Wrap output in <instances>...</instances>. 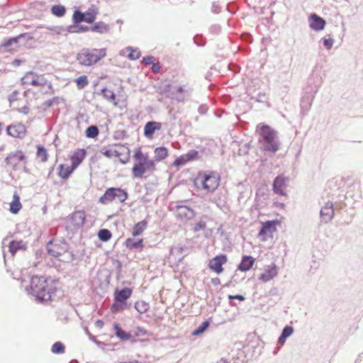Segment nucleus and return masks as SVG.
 <instances>
[{
    "mask_svg": "<svg viewBox=\"0 0 363 363\" xmlns=\"http://www.w3.org/2000/svg\"><path fill=\"white\" fill-rule=\"evenodd\" d=\"M257 132L259 135V141L264 150L273 153L279 150L280 144L276 131L267 125L259 124L257 126Z\"/></svg>",
    "mask_w": 363,
    "mask_h": 363,
    "instance_id": "f257e3e1",
    "label": "nucleus"
},
{
    "mask_svg": "<svg viewBox=\"0 0 363 363\" xmlns=\"http://www.w3.org/2000/svg\"><path fill=\"white\" fill-rule=\"evenodd\" d=\"M323 82V79L319 72H313L308 79V85L306 89L307 96H304L301 102V107L303 110L308 111L311 106L315 94Z\"/></svg>",
    "mask_w": 363,
    "mask_h": 363,
    "instance_id": "f03ea898",
    "label": "nucleus"
},
{
    "mask_svg": "<svg viewBox=\"0 0 363 363\" xmlns=\"http://www.w3.org/2000/svg\"><path fill=\"white\" fill-rule=\"evenodd\" d=\"M134 158L135 163L132 169L133 177L142 178L145 173H152L155 170V161L149 160L147 155H144L140 150L135 152Z\"/></svg>",
    "mask_w": 363,
    "mask_h": 363,
    "instance_id": "7ed1b4c3",
    "label": "nucleus"
},
{
    "mask_svg": "<svg viewBox=\"0 0 363 363\" xmlns=\"http://www.w3.org/2000/svg\"><path fill=\"white\" fill-rule=\"evenodd\" d=\"M106 55V50L105 48H83L77 54V60L82 65L91 66L97 63L102 58L105 57Z\"/></svg>",
    "mask_w": 363,
    "mask_h": 363,
    "instance_id": "20e7f679",
    "label": "nucleus"
},
{
    "mask_svg": "<svg viewBox=\"0 0 363 363\" xmlns=\"http://www.w3.org/2000/svg\"><path fill=\"white\" fill-rule=\"evenodd\" d=\"M48 280L43 277H33L30 280V289H27L28 293L31 294L35 298L40 301H47L51 300V295L48 294H40V289L48 287Z\"/></svg>",
    "mask_w": 363,
    "mask_h": 363,
    "instance_id": "39448f33",
    "label": "nucleus"
},
{
    "mask_svg": "<svg viewBox=\"0 0 363 363\" xmlns=\"http://www.w3.org/2000/svg\"><path fill=\"white\" fill-rule=\"evenodd\" d=\"M97 11L95 9H89L85 13H82L79 10L74 12L72 20L74 24H79L82 22L92 23L95 21Z\"/></svg>",
    "mask_w": 363,
    "mask_h": 363,
    "instance_id": "423d86ee",
    "label": "nucleus"
},
{
    "mask_svg": "<svg viewBox=\"0 0 363 363\" xmlns=\"http://www.w3.org/2000/svg\"><path fill=\"white\" fill-rule=\"evenodd\" d=\"M220 177L216 172L205 174L201 179V184L208 192L213 191L219 184Z\"/></svg>",
    "mask_w": 363,
    "mask_h": 363,
    "instance_id": "0eeeda50",
    "label": "nucleus"
},
{
    "mask_svg": "<svg viewBox=\"0 0 363 363\" xmlns=\"http://www.w3.org/2000/svg\"><path fill=\"white\" fill-rule=\"evenodd\" d=\"M7 246L9 248V252L11 253V256H14L18 250H25L26 247V244L23 240H11L10 238H6L2 241V247H3V254L4 257H6L5 254V247Z\"/></svg>",
    "mask_w": 363,
    "mask_h": 363,
    "instance_id": "6e6552de",
    "label": "nucleus"
},
{
    "mask_svg": "<svg viewBox=\"0 0 363 363\" xmlns=\"http://www.w3.org/2000/svg\"><path fill=\"white\" fill-rule=\"evenodd\" d=\"M277 223V220H268L262 223L258 237L263 241L267 240L268 238H272L274 233L277 230L276 225Z\"/></svg>",
    "mask_w": 363,
    "mask_h": 363,
    "instance_id": "1a4fd4ad",
    "label": "nucleus"
},
{
    "mask_svg": "<svg viewBox=\"0 0 363 363\" xmlns=\"http://www.w3.org/2000/svg\"><path fill=\"white\" fill-rule=\"evenodd\" d=\"M23 84H31L34 86H44L47 84V81L43 75L37 76L33 72H27L21 79Z\"/></svg>",
    "mask_w": 363,
    "mask_h": 363,
    "instance_id": "9d476101",
    "label": "nucleus"
},
{
    "mask_svg": "<svg viewBox=\"0 0 363 363\" xmlns=\"http://www.w3.org/2000/svg\"><path fill=\"white\" fill-rule=\"evenodd\" d=\"M67 249L65 242L50 241L47 245L48 252L50 255L59 257L66 252Z\"/></svg>",
    "mask_w": 363,
    "mask_h": 363,
    "instance_id": "9b49d317",
    "label": "nucleus"
},
{
    "mask_svg": "<svg viewBox=\"0 0 363 363\" xmlns=\"http://www.w3.org/2000/svg\"><path fill=\"white\" fill-rule=\"evenodd\" d=\"M6 132L13 138L22 139L26 135V128L23 124L16 123L7 126Z\"/></svg>",
    "mask_w": 363,
    "mask_h": 363,
    "instance_id": "f8f14e48",
    "label": "nucleus"
},
{
    "mask_svg": "<svg viewBox=\"0 0 363 363\" xmlns=\"http://www.w3.org/2000/svg\"><path fill=\"white\" fill-rule=\"evenodd\" d=\"M227 256L225 255H220L216 256L210 260L209 268L217 274H220L223 271V264L227 262Z\"/></svg>",
    "mask_w": 363,
    "mask_h": 363,
    "instance_id": "ddd939ff",
    "label": "nucleus"
},
{
    "mask_svg": "<svg viewBox=\"0 0 363 363\" xmlns=\"http://www.w3.org/2000/svg\"><path fill=\"white\" fill-rule=\"evenodd\" d=\"M24 160L25 155L23 152L22 151L18 150L10 153L5 159V162L7 165L12 167L13 169H16V166Z\"/></svg>",
    "mask_w": 363,
    "mask_h": 363,
    "instance_id": "4468645a",
    "label": "nucleus"
},
{
    "mask_svg": "<svg viewBox=\"0 0 363 363\" xmlns=\"http://www.w3.org/2000/svg\"><path fill=\"white\" fill-rule=\"evenodd\" d=\"M308 21L309 27L315 31L323 30L326 23L325 21L323 18L315 13H312L309 16Z\"/></svg>",
    "mask_w": 363,
    "mask_h": 363,
    "instance_id": "2eb2a0df",
    "label": "nucleus"
},
{
    "mask_svg": "<svg viewBox=\"0 0 363 363\" xmlns=\"http://www.w3.org/2000/svg\"><path fill=\"white\" fill-rule=\"evenodd\" d=\"M320 215L323 222H330L334 216V208L333 203L328 201L320 209Z\"/></svg>",
    "mask_w": 363,
    "mask_h": 363,
    "instance_id": "dca6fc26",
    "label": "nucleus"
},
{
    "mask_svg": "<svg viewBox=\"0 0 363 363\" xmlns=\"http://www.w3.org/2000/svg\"><path fill=\"white\" fill-rule=\"evenodd\" d=\"M287 179L282 176L277 177L273 182V191L276 194L286 196V194L284 191L286 186Z\"/></svg>",
    "mask_w": 363,
    "mask_h": 363,
    "instance_id": "f3484780",
    "label": "nucleus"
},
{
    "mask_svg": "<svg viewBox=\"0 0 363 363\" xmlns=\"http://www.w3.org/2000/svg\"><path fill=\"white\" fill-rule=\"evenodd\" d=\"M277 268L275 264L268 266L264 272L260 275L259 280L267 282L277 275Z\"/></svg>",
    "mask_w": 363,
    "mask_h": 363,
    "instance_id": "a211bd4d",
    "label": "nucleus"
},
{
    "mask_svg": "<svg viewBox=\"0 0 363 363\" xmlns=\"http://www.w3.org/2000/svg\"><path fill=\"white\" fill-rule=\"evenodd\" d=\"M162 128L161 123L156 121L147 122L144 128V135L145 137L150 138L154 135L155 130H159Z\"/></svg>",
    "mask_w": 363,
    "mask_h": 363,
    "instance_id": "6ab92c4d",
    "label": "nucleus"
},
{
    "mask_svg": "<svg viewBox=\"0 0 363 363\" xmlns=\"http://www.w3.org/2000/svg\"><path fill=\"white\" fill-rule=\"evenodd\" d=\"M70 220L71 223L75 228H79L82 227L86 220L85 212L83 211H78L74 212L72 215Z\"/></svg>",
    "mask_w": 363,
    "mask_h": 363,
    "instance_id": "aec40b11",
    "label": "nucleus"
},
{
    "mask_svg": "<svg viewBox=\"0 0 363 363\" xmlns=\"http://www.w3.org/2000/svg\"><path fill=\"white\" fill-rule=\"evenodd\" d=\"M177 216L182 218L191 219L194 217L195 213L194 210L186 206H177Z\"/></svg>",
    "mask_w": 363,
    "mask_h": 363,
    "instance_id": "412c9836",
    "label": "nucleus"
},
{
    "mask_svg": "<svg viewBox=\"0 0 363 363\" xmlns=\"http://www.w3.org/2000/svg\"><path fill=\"white\" fill-rule=\"evenodd\" d=\"M86 154V152L84 149H79L76 150L70 158L72 166L76 169L85 158Z\"/></svg>",
    "mask_w": 363,
    "mask_h": 363,
    "instance_id": "4be33fe9",
    "label": "nucleus"
},
{
    "mask_svg": "<svg viewBox=\"0 0 363 363\" xmlns=\"http://www.w3.org/2000/svg\"><path fill=\"white\" fill-rule=\"evenodd\" d=\"M132 294V290L130 288H123L121 290H116L114 293L115 300L118 302H124L128 299Z\"/></svg>",
    "mask_w": 363,
    "mask_h": 363,
    "instance_id": "5701e85b",
    "label": "nucleus"
},
{
    "mask_svg": "<svg viewBox=\"0 0 363 363\" xmlns=\"http://www.w3.org/2000/svg\"><path fill=\"white\" fill-rule=\"evenodd\" d=\"M255 263V259L252 256H243L238 269L242 272L250 270Z\"/></svg>",
    "mask_w": 363,
    "mask_h": 363,
    "instance_id": "b1692460",
    "label": "nucleus"
},
{
    "mask_svg": "<svg viewBox=\"0 0 363 363\" xmlns=\"http://www.w3.org/2000/svg\"><path fill=\"white\" fill-rule=\"evenodd\" d=\"M90 30L92 32L98 33L100 34H106L109 33L111 28L107 23L103 21H99L95 23L94 26L90 28Z\"/></svg>",
    "mask_w": 363,
    "mask_h": 363,
    "instance_id": "393cba45",
    "label": "nucleus"
},
{
    "mask_svg": "<svg viewBox=\"0 0 363 363\" xmlns=\"http://www.w3.org/2000/svg\"><path fill=\"white\" fill-rule=\"evenodd\" d=\"M114 187H111L106 189L105 193L100 197L99 202L102 204H108L112 202L115 198Z\"/></svg>",
    "mask_w": 363,
    "mask_h": 363,
    "instance_id": "a878e982",
    "label": "nucleus"
},
{
    "mask_svg": "<svg viewBox=\"0 0 363 363\" xmlns=\"http://www.w3.org/2000/svg\"><path fill=\"white\" fill-rule=\"evenodd\" d=\"M293 333H294L293 327H291L290 325L285 326L283 328L281 335L279 336V337L278 339V344H279L280 345H283L286 342V339L289 337H290L293 334Z\"/></svg>",
    "mask_w": 363,
    "mask_h": 363,
    "instance_id": "bb28decb",
    "label": "nucleus"
},
{
    "mask_svg": "<svg viewBox=\"0 0 363 363\" xmlns=\"http://www.w3.org/2000/svg\"><path fill=\"white\" fill-rule=\"evenodd\" d=\"M58 174L62 179H67L75 169L72 165L60 164L58 167Z\"/></svg>",
    "mask_w": 363,
    "mask_h": 363,
    "instance_id": "cd10ccee",
    "label": "nucleus"
},
{
    "mask_svg": "<svg viewBox=\"0 0 363 363\" xmlns=\"http://www.w3.org/2000/svg\"><path fill=\"white\" fill-rule=\"evenodd\" d=\"M48 287H43V289H40V294L43 295V294H48L49 295H51V300H52L55 298V291H56V287L55 286L54 281L52 280H48Z\"/></svg>",
    "mask_w": 363,
    "mask_h": 363,
    "instance_id": "c85d7f7f",
    "label": "nucleus"
},
{
    "mask_svg": "<svg viewBox=\"0 0 363 363\" xmlns=\"http://www.w3.org/2000/svg\"><path fill=\"white\" fill-rule=\"evenodd\" d=\"M168 150L164 147H159L155 148V160L154 161H161L165 159L167 157Z\"/></svg>",
    "mask_w": 363,
    "mask_h": 363,
    "instance_id": "c756f323",
    "label": "nucleus"
},
{
    "mask_svg": "<svg viewBox=\"0 0 363 363\" xmlns=\"http://www.w3.org/2000/svg\"><path fill=\"white\" fill-rule=\"evenodd\" d=\"M22 37L23 35H20L18 37L7 39L3 43L2 46L7 50H12L14 47H17L18 40Z\"/></svg>",
    "mask_w": 363,
    "mask_h": 363,
    "instance_id": "7c9ffc66",
    "label": "nucleus"
},
{
    "mask_svg": "<svg viewBox=\"0 0 363 363\" xmlns=\"http://www.w3.org/2000/svg\"><path fill=\"white\" fill-rule=\"evenodd\" d=\"M147 226V221H146L145 220L138 222L133 227L132 233L133 235L138 236L140 235L146 229Z\"/></svg>",
    "mask_w": 363,
    "mask_h": 363,
    "instance_id": "2f4dec72",
    "label": "nucleus"
},
{
    "mask_svg": "<svg viewBox=\"0 0 363 363\" xmlns=\"http://www.w3.org/2000/svg\"><path fill=\"white\" fill-rule=\"evenodd\" d=\"M126 247L130 250L142 249L143 247V240H135L132 238H128L125 242Z\"/></svg>",
    "mask_w": 363,
    "mask_h": 363,
    "instance_id": "473e14b6",
    "label": "nucleus"
},
{
    "mask_svg": "<svg viewBox=\"0 0 363 363\" xmlns=\"http://www.w3.org/2000/svg\"><path fill=\"white\" fill-rule=\"evenodd\" d=\"M114 329L116 331V335L123 340H128L131 337V335L129 333H126L125 331L123 330L118 325V323H114Z\"/></svg>",
    "mask_w": 363,
    "mask_h": 363,
    "instance_id": "72a5a7b5",
    "label": "nucleus"
},
{
    "mask_svg": "<svg viewBox=\"0 0 363 363\" xmlns=\"http://www.w3.org/2000/svg\"><path fill=\"white\" fill-rule=\"evenodd\" d=\"M21 208V203L18 196L15 194L13 195V200L10 205V211L13 213H17Z\"/></svg>",
    "mask_w": 363,
    "mask_h": 363,
    "instance_id": "f704fd0d",
    "label": "nucleus"
},
{
    "mask_svg": "<svg viewBox=\"0 0 363 363\" xmlns=\"http://www.w3.org/2000/svg\"><path fill=\"white\" fill-rule=\"evenodd\" d=\"M114 194L115 198L118 201L123 203L128 199V193L126 191L121 189V188H115L114 187Z\"/></svg>",
    "mask_w": 363,
    "mask_h": 363,
    "instance_id": "c9c22d12",
    "label": "nucleus"
},
{
    "mask_svg": "<svg viewBox=\"0 0 363 363\" xmlns=\"http://www.w3.org/2000/svg\"><path fill=\"white\" fill-rule=\"evenodd\" d=\"M51 12L55 16L62 17L65 14L66 9L64 6L55 5L52 7Z\"/></svg>",
    "mask_w": 363,
    "mask_h": 363,
    "instance_id": "e433bc0d",
    "label": "nucleus"
},
{
    "mask_svg": "<svg viewBox=\"0 0 363 363\" xmlns=\"http://www.w3.org/2000/svg\"><path fill=\"white\" fill-rule=\"evenodd\" d=\"M210 323L208 320L203 321L196 329L192 332V335L195 336L202 334L209 326Z\"/></svg>",
    "mask_w": 363,
    "mask_h": 363,
    "instance_id": "4c0bfd02",
    "label": "nucleus"
},
{
    "mask_svg": "<svg viewBox=\"0 0 363 363\" xmlns=\"http://www.w3.org/2000/svg\"><path fill=\"white\" fill-rule=\"evenodd\" d=\"M99 129L95 125L89 126L86 130V136L89 138H95L99 135Z\"/></svg>",
    "mask_w": 363,
    "mask_h": 363,
    "instance_id": "58836bf2",
    "label": "nucleus"
},
{
    "mask_svg": "<svg viewBox=\"0 0 363 363\" xmlns=\"http://www.w3.org/2000/svg\"><path fill=\"white\" fill-rule=\"evenodd\" d=\"M99 238L104 242L109 240L111 238V233L108 229H101L98 233Z\"/></svg>",
    "mask_w": 363,
    "mask_h": 363,
    "instance_id": "ea45409f",
    "label": "nucleus"
},
{
    "mask_svg": "<svg viewBox=\"0 0 363 363\" xmlns=\"http://www.w3.org/2000/svg\"><path fill=\"white\" fill-rule=\"evenodd\" d=\"M51 351L54 354H63L65 352V346L61 342H56L52 345Z\"/></svg>",
    "mask_w": 363,
    "mask_h": 363,
    "instance_id": "a19ab883",
    "label": "nucleus"
},
{
    "mask_svg": "<svg viewBox=\"0 0 363 363\" xmlns=\"http://www.w3.org/2000/svg\"><path fill=\"white\" fill-rule=\"evenodd\" d=\"M135 308L140 313H144L148 310L149 307H148V305L145 302L138 301L135 303Z\"/></svg>",
    "mask_w": 363,
    "mask_h": 363,
    "instance_id": "79ce46f5",
    "label": "nucleus"
},
{
    "mask_svg": "<svg viewBox=\"0 0 363 363\" xmlns=\"http://www.w3.org/2000/svg\"><path fill=\"white\" fill-rule=\"evenodd\" d=\"M101 93L103 94V96L110 101H113L116 99V95L111 90L104 88L101 90Z\"/></svg>",
    "mask_w": 363,
    "mask_h": 363,
    "instance_id": "37998d69",
    "label": "nucleus"
},
{
    "mask_svg": "<svg viewBox=\"0 0 363 363\" xmlns=\"http://www.w3.org/2000/svg\"><path fill=\"white\" fill-rule=\"evenodd\" d=\"M127 50L130 51L128 58L132 60H138L140 57V52L136 49H133L132 47H128Z\"/></svg>",
    "mask_w": 363,
    "mask_h": 363,
    "instance_id": "c03bdc74",
    "label": "nucleus"
},
{
    "mask_svg": "<svg viewBox=\"0 0 363 363\" xmlns=\"http://www.w3.org/2000/svg\"><path fill=\"white\" fill-rule=\"evenodd\" d=\"M126 303L124 302H118L115 300V302L111 306V310L113 313L119 312L125 309Z\"/></svg>",
    "mask_w": 363,
    "mask_h": 363,
    "instance_id": "a18cd8bd",
    "label": "nucleus"
},
{
    "mask_svg": "<svg viewBox=\"0 0 363 363\" xmlns=\"http://www.w3.org/2000/svg\"><path fill=\"white\" fill-rule=\"evenodd\" d=\"M37 155L39 158H40L42 162H46L48 160L47 151L42 146L38 147Z\"/></svg>",
    "mask_w": 363,
    "mask_h": 363,
    "instance_id": "49530a36",
    "label": "nucleus"
},
{
    "mask_svg": "<svg viewBox=\"0 0 363 363\" xmlns=\"http://www.w3.org/2000/svg\"><path fill=\"white\" fill-rule=\"evenodd\" d=\"M76 82L77 84L78 87L79 89H82L88 84L87 77L85 75L80 76L76 79Z\"/></svg>",
    "mask_w": 363,
    "mask_h": 363,
    "instance_id": "de8ad7c7",
    "label": "nucleus"
},
{
    "mask_svg": "<svg viewBox=\"0 0 363 363\" xmlns=\"http://www.w3.org/2000/svg\"><path fill=\"white\" fill-rule=\"evenodd\" d=\"M187 162L188 160H186L185 155H183L179 156L174 160V162H173V165L176 167H181L184 165Z\"/></svg>",
    "mask_w": 363,
    "mask_h": 363,
    "instance_id": "09e8293b",
    "label": "nucleus"
},
{
    "mask_svg": "<svg viewBox=\"0 0 363 363\" xmlns=\"http://www.w3.org/2000/svg\"><path fill=\"white\" fill-rule=\"evenodd\" d=\"M323 43L324 47L327 50H330L333 48V45L334 44V39L333 38H323Z\"/></svg>",
    "mask_w": 363,
    "mask_h": 363,
    "instance_id": "8fccbe9b",
    "label": "nucleus"
},
{
    "mask_svg": "<svg viewBox=\"0 0 363 363\" xmlns=\"http://www.w3.org/2000/svg\"><path fill=\"white\" fill-rule=\"evenodd\" d=\"M206 228V223L203 220H200L196 223L194 227V231L198 232L201 230H205Z\"/></svg>",
    "mask_w": 363,
    "mask_h": 363,
    "instance_id": "3c124183",
    "label": "nucleus"
},
{
    "mask_svg": "<svg viewBox=\"0 0 363 363\" xmlns=\"http://www.w3.org/2000/svg\"><path fill=\"white\" fill-rule=\"evenodd\" d=\"M102 153L104 156L108 158L112 157H118L120 155L118 151L113 150H106L103 151Z\"/></svg>",
    "mask_w": 363,
    "mask_h": 363,
    "instance_id": "603ef678",
    "label": "nucleus"
},
{
    "mask_svg": "<svg viewBox=\"0 0 363 363\" xmlns=\"http://www.w3.org/2000/svg\"><path fill=\"white\" fill-rule=\"evenodd\" d=\"M211 201L213 202H214L217 206H218L219 208H221L225 203V198H221V197H219V198H217V195H215Z\"/></svg>",
    "mask_w": 363,
    "mask_h": 363,
    "instance_id": "864d4df0",
    "label": "nucleus"
},
{
    "mask_svg": "<svg viewBox=\"0 0 363 363\" xmlns=\"http://www.w3.org/2000/svg\"><path fill=\"white\" fill-rule=\"evenodd\" d=\"M197 156L198 152L194 150H191L185 154V157H186L188 162L194 160Z\"/></svg>",
    "mask_w": 363,
    "mask_h": 363,
    "instance_id": "5fc2aeb1",
    "label": "nucleus"
},
{
    "mask_svg": "<svg viewBox=\"0 0 363 363\" xmlns=\"http://www.w3.org/2000/svg\"><path fill=\"white\" fill-rule=\"evenodd\" d=\"M77 25V24L74 23L73 25L67 26L65 28V30H67L69 33H79L78 26Z\"/></svg>",
    "mask_w": 363,
    "mask_h": 363,
    "instance_id": "6e6d98bb",
    "label": "nucleus"
},
{
    "mask_svg": "<svg viewBox=\"0 0 363 363\" xmlns=\"http://www.w3.org/2000/svg\"><path fill=\"white\" fill-rule=\"evenodd\" d=\"M58 101H59V99L57 97H54L53 99H49V100H47L45 101L44 103H43V105L46 107H50L53 104H58Z\"/></svg>",
    "mask_w": 363,
    "mask_h": 363,
    "instance_id": "4d7b16f0",
    "label": "nucleus"
},
{
    "mask_svg": "<svg viewBox=\"0 0 363 363\" xmlns=\"http://www.w3.org/2000/svg\"><path fill=\"white\" fill-rule=\"evenodd\" d=\"M154 60H155V58L153 56L149 55V56H146V57H143L142 62L144 65H147L153 64Z\"/></svg>",
    "mask_w": 363,
    "mask_h": 363,
    "instance_id": "13d9d810",
    "label": "nucleus"
},
{
    "mask_svg": "<svg viewBox=\"0 0 363 363\" xmlns=\"http://www.w3.org/2000/svg\"><path fill=\"white\" fill-rule=\"evenodd\" d=\"M228 299L230 300H233V299H238V300H240V301H244L245 300V297L242 296V295H229L228 296Z\"/></svg>",
    "mask_w": 363,
    "mask_h": 363,
    "instance_id": "bf43d9fd",
    "label": "nucleus"
},
{
    "mask_svg": "<svg viewBox=\"0 0 363 363\" xmlns=\"http://www.w3.org/2000/svg\"><path fill=\"white\" fill-rule=\"evenodd\" d=\"M50 30L57 34H61L63 31H65V28L60 26L54 27L52 28H50Z\"/></svg>",
    "mask_w": 363,
    "mask_h": 363,
    "instance_id": "052dcab7",
    "label": "nucleus"
},
{
    "mask_svg": "<svg viewBox=\"0 0 363 363\" xmlns=\"http://www.w3.org/2000/svg\"><path fill=\"white\" fill-rule=\"evenodd\" d=\"M161 67L159 63H153L152 66V70L155 73L160 72Z\"/></svg>",
    "mask_w": 363,
    "mask_h": 363,
    "instance_id": "680f3d73",
    "label": "nucleus"
},
{
    "mask_svg": "<svg viewBox=\"0 0 363 363\" xmlns=\"http://www.w3.org/2000/svg\"><path fill=\"white\" fill-rule=\"evenodd\" d=\"M211 31L214 33H218L220 30V27L218 25H213L210 28Z\"/></svg>",
    "mask_w": 363,
    "mask_h": 363,
    "instance_id": "e2e57ef3",
    "label": "nucleus"
},
{
    "mask_svg": "<svg viewBox=\"0 0 363 363\" xmlns=\"http://www.w3.org/2000/svg\"><path fill=\"white\" fill-rule=\"evenodd\" d=\"M18 94V91H14L9 97V100L12 102V101H16L17 99H16V95Z\"/></svg>",
    "mask_w": 363,
    "mask_h": 363,
    "instance_id": "0e129e2a",
    "label": "nucleus"
},
{
    "mask_svg": "<svg viewBox=\"0 0 363 363\" xmlns=\"http://www.w3.org/2000/svg\"><path fill=\"white\" fill-rule=\"evenodd\" d=\"M146 333H147V332L144 328H139V327L137 328L136 335L138 336L145 335H146Z\"/></svg>",
    "mask_w": 363,
    "mask_h": 363,
    "instance_id": "69168bd1",
    "label": "nucleus"
},
{
    "mask_svg": "<svg viewBox=\"0 0 363 363\" xmlns=\"http://www.w3.org/2000/svg\"><path fill=\"white\" fill-rule=\"evenodd\" d=\"M211 11L215 13H218L220 11V9L218 5L213 4L211 7Z\"/></svg>",
    "mask_w": 363,
    "mask_h": 363,
    "instance_id": "338daca9",
    "label": "nucleus"
},
{
    "mask_svg": "<svg viewBox=\"0 0 363 363\" xmlns=\"http://www.w3.org/2000/svg\"><path fill=\"white\" fill-rule=\"evenodd\" d=\"M78 30H79V33L86 32L89 30H90V28L88 26H78Z\"/></svg>",
    "mask_w": 363,
    "mask_h": 363,
    "instance_id": "774afa93",
    "label": "nucleus"
}]
</instances>
